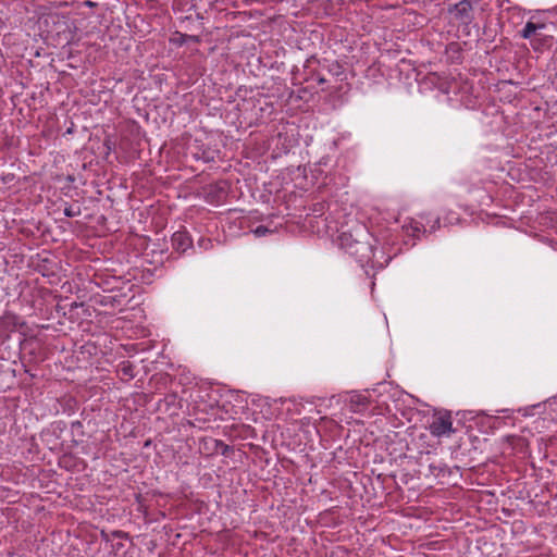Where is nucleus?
Returning <instances> with one entry per match:
<instances>
[{"mask_svg":"<svg viewBox=\"0 0 557 557\" xmlns=\"http://www.w3.org/2000/svg\"><path fill=\"white\" fill-rule=\"evenodd\" d=\"M350 408L354 412H360L364 410L369 404L367 396L361 394H352L349 399Z\"/></svg>","mask_w":557,"mask_h":557,"instance_id":"11","label":"nucleus"},{"mask_svg":"<svg viewBox=\"0 0 557 557\" xmlns=\"http://www.w3.org/2000/svg\"><path fill=\"white\" fill-rule=\"evenodd\" d=\"M84 5L87 8H95V7H97V3L94 1H90V0H86V1H84Z\"/></svg>","mask_w":557,"mask_h":557,"instance_id":"24","label":"nucleus"},{"mask_svg":"<svg viewBox=\"0 0 557 557\" xmlns=\"http://www.w3.org/2000/svg\"><path fill=\"white\" fill-rule=\"evenodd\" d=\"M214 445H215V451L220 453L223 456H228L230 453L233 451V447H231L230 445L225 444L223 441L215 440L214 441Z\"/></svg>","mask_w":557,"mask_h":557,"instance_id":"13","label":"nucleus"},{"mask_svg":"<svg viewBox=\"0 0 557 557\" xmlns=\"http://www.w3.org/2000/svg\"><path fill=\"white\" fill-rule=\"evenodd\" d=\"M101 539L106 542H109L111 541L112 536H111V533H106L104 531H101Z\"/></svg>","mask_w":557,"mask_h":557,"instance_id":"23","label":"nucleus"},{"mask_svg":"<svg viewBox=\"0 0 557 557\" xmlns=\"http://www.w3.org/2000/svg\"><path fill=\"white\" fill-rule=\"evenodd\" d=\"M271 231L267 227V226H263V225H259L255 228L253 233L256 234V236L258 237H261V236H264L265 234L270 233Z\"/></svg>","mask_w":557,"mask_h":557,"instance_id":"18","label":"nucleus"},{"mask_svg":"<svg viewBox=\"0 0 557 557\" xmlns=\"http://www.w3.org/2000/svg\"><path fill=\"white\" fill-rule=\"evenodd\" d=\"M430 433L433 436L442 437L450 435L455 432L453 429L451 416L448 411L437 412L433 416L432 422L429 425Z\"/></svg>","mask_w":557,"mask_h":557,"instance_id":"3","label":"nucleus"},{"mask_svg":"<svg viewBox=\"0 0 557 557\" xmlns=\"http://www.w3.org/2000/svg\"><path fill=\"white\" fill-rule=\"evenodd\" d=\"M172 247L175 251L183 253L193 246V240L186 231H177L172 235Z\"/></svg>","mask_w":557,"mask_h":557,"instance_id":"6","label":"nucleus"},{"mask_svg":"<svg viewBox=\"0 0 557 557\" xmlns=\"http://www.w3.org/2000/svg\"><path fill=\"white\" fill-rule=\"evenodd\" d=\"M182 408V400L177 394L169 393L158 403V409L169 412L170 414H176Z\"/></svg>","mask_w":557,"mask_h":557,"instance_id":"5","label":"nucleus"},{"mask_svg":"<svg viewBox=\"0 0 557 557\" xmlns=\"http://www.w3.org/2000/svg\"><path fill=\"white\" fill-rule=\"evenodd\" d=\"M176 36L171 38V42L177 46H183L187 41V35L176 32Z\"/></svg>","mask_w":557,"mask_h":557,"instance_id":"16","label":"nucleus"},{"mask_svg":"<svg viewBox=\"0 0 557 557\" xmlns=\"http://www.w3.org/2000/svg\"><path fill=\"white\" fill-rule=\"evenodd\" d=\"M429 468H430L431 473L434 476L445 475V473L447 471V466L445 463H443V462L431 463L429 466Z\"/></svg>","mask_w":557,"mask_h":557,"instance_id":"14","label":"nucleus"},{"mask_svg":"<svg viewBox=\"0 0 557 557\" xmlns=\"http://www.w3.org/2000/svg\"><path fill=\"white\" fill-rule=\"evenodd\" d=\"M410 230H411L413 236H418L419 233H421V232H423V233L426 232L425 225L420 222L411 223Z\"/></svg>","mask_w":557,"mask_h":557,"instance_id":"15","label":"nucleus"},{"mask_svg":"<svg viewBox=\"0 0 557 557\" xmlns=\"http://www.w3.org/2000/svg\"><path fill=\"white\" fill-rule=\"evenodd\" d=\"M206 200L209 203H220L224 201L228 194V184L226 181L211 183L203 187Z\"/></svg>","mask_w":557,"mask_h":557,"instance_id":"4","label":"nucleus"},{"mask_svg":"<svg viewBox=\"0 0 557 557\" xmlns=\"http://www.w3.org/2000/svg\"><path fill=\"white\" fill-rule=\"evenodd\" d=\"M109 299H111V297H104V299H103V300H101V302H100V304H101V305H107V304L109 302V301H108Z\"/></svg>","mask_w":557,"mask_h":557,"instance_id":"27","label":"nucleus"},{"mask_svg":"<svg viewBox=\"0 0 557 557\" xmlns=\"http://www.w3.org/2000/svg\"><path fill=\"white\" fill-rule=\"evenodd\" d=\"M111 536L112 537H116V539H128L129 535L128 533L124 532V531H121V530H114L111 532Z\"/></svg>","mask_w":557,"mask_h":557,"instance_id":"20","label":"nucleus"},{"mask_svg":"<svg viewBox=\"0 0 557 557\" xmlns=\"http://www.w3.org/2000/svg\"><path fill=\"white\" fill-rule=\"evenodd\" d=\"M24 323L21 322L20 317L14 313L7 312L4 315L0 318V327L8 332H13L17 330L18 326H22Z\"/></svg>","mask_w":557,"mask_h":557,"instance_id":"7","label":"nucleus"},{"mask_svg":"<svg viewBox=\"0 0 557 557\" xmlns=\"http://www.w3.org/2000/svg\"><path fill=\"white\" fill-rule=\"evenodd\" d=\"M374 243H376V239L367 226L361 223H357L349 230L343 231L337 237L339 248L354 257L361 265L371 263L373 268H383L389 262L392 257H385L383 250L380 251L381 257H377Z\"/></svg>","mask_w":557,"mask_h":557,"instance_id":"1","label":"nucleus"},{"mask_svg":"<svg viewBox=\"0 0 557 557\" xmlns=\"http://www.w3.org/2000/svg\"><path fill=\"white\" fill-rule=\"evenodd\" d=\"M546 26L543 23H533L532 21L527 22L520 35L524 39H530V41L541 34L540 30L544 29Z\"/></svg>","mask_w":557,"mask_h":557,"instance_id":"9","label":"nucleus"},{"mask_svg":"<svg viewBox=\"0 0 557 557\" xmlns=\"http://www.w3.org/2000/svg\"><path fill=\"white\" fill-rule=\"evenodd\" d=\"M317 206H319L320 208L313 209V212L318 213V214H322L323 205L322 203H318Z\"/></svg>","mask_w":557,"mask_h":557,"instance_id":"26","label":"nucleus"},{"mask_svg":"<svg viewBox=\"0 0 557 557\" xmlns=\"http://www.w3.org/2000/svg\"><path fill=\"white\" fill-rule=\"evenodd\" d=\"M119 372L123 376H127L129 379H133L134 377V366L129 361L122 362L119 366Z\"/></svg>","mask_w":557,"mask_h":557,"instance_id":"12","label":"nucleus"},{"mask_svg":"<svg viewBox=\"0 0 557 557\" xmlns=\"http://www.w3.org/2000/svg\"><path fill=\"white\" fill-rule=\"evenodd\" d=\"M44 263H49V260L48 259H44L42 260ZM41 267V272H42V275H50V274H53V271L49 272V269L47 268L46 264H42L40 265Z\"/></svg>","mask_w":557,"mask_h":557,"instance_id":"21","label":"nucleus"},{"mask_svg":"<svg viewBox=\"0 0 557 557\" xmlns=\"http://www.w3.org/2000/svg\"><path fill=\"white\" fill-rule=\"evenodd\" d=\"M447 51H451L454 53H457L458 58L460 57V53H461V49H460V47H459V45L457 42H450L447 46Z\"/></svg>","mask_w":557,"mask_h":557,"instance_id":"19","label":"nucleus"},{"mask_svg":"<svg viewBox=\"0 0 557 557\" xmlns=\"http://www.w3.org/2000/svg\"><path fill=\"white\" fill-rule=\"evenodd\" d=\"M195 149L196 151L193 152V156L197 160H202L203 162H213L218 154V150L211 148L196 146Z\"/></svg>","mask_w":557,"mask_h":557,"instance_id":"10","label":"nucleus"},{"mask_svg":"<svg viewBox=\"0 0 557 557\" xmlns=\"http://www.w3.org/2000/svg\"><path fill=\"white\" fill-rule=\"evenodd\" d=\"M554 37L552 35L539 34L531 41L530 45L534 51L543 52L553 45Z\"/></svg>","mask_w":557,"mask_h":557,"instance_id":"8","label":"nucleus"},{"mask_svg":"<svg viewBox=\"0 0 557 557\" xmlns=\"http://www.w3.org/2000/svg\"><path fill=\"white\" fill-rule=\"evenodd\" d=\"M187 40L199 42V37L195 35H187Z\"/></svg>","mask_w":557,"mask_h":557,"instance_id":"25","label":"nucleus"},{"mask_svg":"<svg viewBox=\"0 0 557 557\" xmlns=\"http://www.w3.org/2000/svg\"><path fill=\"white\" fill-rule=\"evenodd\" d=\"M448 13L454 16V20L459 25L468 28L474 20V10L470 0H461L448 7Z\"/></svg>","mask_w":557,"mask_h":557,"instance_id":"2","label":"nucleus"},{"mask_svg":"<svg viewBox=\"0 0 557 557\" xmlns=\"http://www.w3.org/2000/svg\"><path fill=\"white\" fill-rule=\"evenodd\" d=\"M114 547L119 550V549H121L123 547V544L122 543H117Z\"/></svg>","mask_w":557,"mask_h":557,"instance_id":"29","label":"nucleus"},{"mask_svg":"<svg viewBox=\"0 0 557 557\" xmlns=\"http://www.w3.org/2000/svg\"><path fill=\"white\" fill-rule=\"evenodd\" d=\"M79 214H81V208L79 207L74 208L73 206H67L64 209V215L67 216V218H74V216H77Z\"/></svg>","mask_w":557,"mask_h":557,"instance_id":"17","label":"nucleus"},{"mask_svg":"<svg viewBox=\"0 0 557 557\" xmlns=\"http://www.w3.org/2000/svg\"><path fill=\"white\" fill-rule=\"evenodd\" d=\"M437 228H440V218L434 219L433 223L430 225L429 232L432 233V232L436 231Z\"/></svg>","mask_w":557,"mask_h":557,"instance_id":"22","label":"nucleus"},{"mask_svg":"<svg viewBox=\"0 0 557 557\" xmlns=\"http://www.w3.org/2000/svg\"><path fill=\"white\" fill-rule=\"evenodd\" d=\"M325 82H326V79H325V78H323V77H320V78L318 79V83H319L320 85H321V84H324Z\"/></svg>","mask_w":557,"mask_h":557,"instance_id":"28","label":"nucleus"}]
</instances>
